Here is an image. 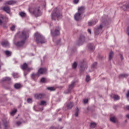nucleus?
Segmentation results:
<instances>
[{"label":"nucleus","instance_id":"nucleus-1","mask_svg":"<svg viewBox=\"0 0 129 129\" xmlns=\"http://www.w3.org/2000/svg\"><path fill=\"white\" fill-rule=\"evenodd\" d=\"M16 37H19L20 39H22L21 41H19L16 43L18 47H22L25 44V41L29 38V32L26 30H23L22 32H18L16 34Z\"/></svg>","mask_w":129,"mask_h":129},{"label":"nucleus","instance_id":"nucleus-2","mask_svg":"<svg viewBox=\"0 0 129 129\" xmlns=\"http://www.w3.org/2000/svg\"><path fill=\"white\" fill-rule=\"evenodd\" d=\"M85 12V7L82 6L78 9V12L74 15V19L77 22L82 20V15Z\"/></svg>","mask_w":129,"mask_h":129},{"label":"nucleus","instance_id":"nucleus-3","mask_svg":"<svg viewBox=\"0 0 129 129\" xmlns=\"http://www.w3.org/2000/svg\"><path fill=\"white\" fill-rule=\"evenodd\" d=\"M102 23L99 26H97L96 28H95V35H99V34H101L102 32H103V28L104 26H106L107 25V20H102Z\"/></svg>","mask_w":129,"mask_h":129},{"label":"nucleus","instance_id":"nucleus-4","mask_svg":"<svg viewBox=\"0 0 129 129\" xmlns=\"http://www.w3.org/2000/svg\"><path fill=\"white\" fill-rule=\"evenodd\" d=\"M102 23L99 26H97L96 28H95V35H99V34H101L102 32H103V28L104 26H106L107 25V20H102Z\"/></svg>","mask_w":129,"mask_h":129},{"label":"nucleus","instance_id":"nucleus-5","mask_svg":"<svg viewBox=\"0 0 129 129\" xmlns=\"http://www.w3.org/2000/svg\"><path fill=\"white\" fill-rule=\"evenodd\" d=\"M52 20H54V21L56 20H60V19H62V14L59 9L58 8H55L54 10H53L52 13L51 14Z\"/></svg>","mask_w":129,"mask_h":129},{"label":"nucleus","instance_id":"nucleus-6","mask_svg":"<svg viewBox=\"0 0 129 129\" xmlns=\"http://www.w3.org/2000/svg\"><path fill=\"white\" fill-rule=\"evenodd\" d=\"M34 36L37 44H45L46 43V39H45V37L42 34L38 32H36Z\"/></svg>","mask_w":129,"mask_h":129},{"label":"nucleus","instance_id":"nucleus-7","mask_svg":"<svg viewBox=\"0 0 129 129\" xmlns=\"http://www.w3.org/2000/svg\"><path fill=\"white\" fill-rule=\"evenodd\" d=\"M46 71H47L46 68H40L37 74H33L32 75V79H33V80H37V79L40 76V75L44 74V73H46Z\"/></svg>","mask_w":129,"mask_h":129},{"label":"nucleus","instance_id":"nucleus-8","mask_svg":"<svg viewBox=\"0 0 129 129\" xmlns=\"http://www.w3.org/2000/svg\"><path fill=\"white\" fill-rule=\"evenodd\" d=\"M7 22H8V17L4 15H0V26L3 27L4 29L8 28L6 25Z\"/></svg>","mask_w":129,"mask_h":129},{"label":"nucleus","instance_id":"nucleus-9","mask_svg":"<svg viewBox=\"0 0 129 129\" xmlns=\"http://www.w3.org/2000/svg\"><path fill=\"white\" fill-rule=\"evenodd\" d=\"M119 6L123 11H126V10L129 9V3L124 2L123 3H120Z\"/></svg>","mask_w":129,"mask_h":129},{"label":"nucleus","instance_id":"nucleus-10","mask_svg":"<svg viewBox=\"0 0 129 129\" xmlns=\"http://www.w3.org/2000/svg\"><path fill=\"white\" fill-rule=\"evenodd\" d=\"M33 13L35 17H40V16H42V12L40 10V7L35 8Z\"/></svg>","mask_w":129,"mask_h":129},{"label":"nucleus","instance_id":"nucleus-11","mask_svg":"<svg viewBox=\"0 0 129 129\" xmlns=\"http://www.w3.org/2000/svg\"><path fill=\"white\" fill-rule=\"evenodd\" d=\"M34 96L35 99H44L46 97V95L44 93L34 94Z\"/></svg>","mask_w":129,"mask_h":129},{"label":"nucleus","instance_id":"nucleus-12","mask_svg":"<svg viewBox=\"0 0 129 129\" xmlns=\"http://www.w3.org/2000/svg\"><path fill=\"white\" fill-rule=\"evenodd\" d=\"M84 42H85V36L83 35H81L78 41L77 45L80 46V45H82Z\"/></svg>","mask_w":129,"mask_h":129},{"label":"nucleus","instance_id":"nucleus-13","mask_svg":"<svg viewBox=\"0 0 129 129\" xmlns=\"http://www.w3.org/2000/svg\"><path fill=\"white\" fill-rule=\"evenodd\" d=\"M51 35L54 37L55 36H58L60 34V27L57 26L55 28L54 31H51Z\"/></svg>","mask_w":129,"mask_h":129},{"label":"nucleus","instance_id":"nucleus-14","mask_svg":"<svg viewBox=\"0 0 129 129\" xmlns=\"http://www.w3.org/2000/svg\"><path fill=\"white\" fill-rule=\"evenodd\" d=\"M75 86V82H72L71 85L69 86V88L67 90V91H64V93L66 94H68V93H70V92H71V90H72L73 88H74Z\"/></svg>","mask_w":129,"mask_h":129},{"label":"nucleus","instance_id":"nucleus-15","mask_svg":"<svg viewBox=\"0 0 129 129\" xmlns=\"http://www.w3.org/2000/svg\"><path fill=\"white\" fill-rule=\"evenodd\" d=\"M21 68L22 70H26L28 72H30L31 70H33V68H28V64L26 63H24L22 66Z\"/></svg>","mask_w":129,"mask_h":129},{"label":"nucleus","instance_id":"nucleus-16","mask_svg":"<svg viewBox=\"0 0 129 129\" xmlns=\"http://www.w3.org/2000/svg\"><path fill=\"white\" fill-rule=\"evenodd\" d=\"M84 62H85L84 60H83V61L81 62V65H80L81 72H83L85 70V68H87V66H86V64H85Z\"/></svg>","mask_w":129,"mask_h":129},{"label":"nucleus","instance_id":"nucleus-17","mask_svg":"<svg viewBox=\"0 0 129 129\" xmlns=\"http://www.w3.org/2000/svg\"><path fill=\"white\" fill-rule=\"evenodd\" d=\"M97 22H98L97 19L91 20V21L88 22V26H89L90 27H92V26H94V25H96V23H97Z\"/></svg>","mask_w":129,"mask_h":129},{"label":"nucleus","instance_id":"nucleus-18","mask_svg":"<svg viewBox=\"0 0 129 129\" xmlns=\"http://www.w3.org/2000/svg\"><path fill=\"white\" fill-rule=\"evenodd\" d=\"M1 44L3 46V47H4L5 48H8L10 47V43H9V41H3Z\"/></svg>","mask_w":129,"mask_h":129},{"label":"nucleus","instance_id":"nucleus-19","mask_svg":"<svg viewBox=\"0 0 129 129\" xmlns=\"http://www.w3.org/2000/svg\"><path fill=\"white\" fill-rule=\"evenodd\" d=\"M3 11L6 12L7 14H10L11 13V8L9 6H5L3 8Z\"/></svg>","mask_w":129,"mask_h":129},{"label":"nucleus","instance_id":"nucleus-20","mask_svg":"<svg viewBox=\"0 0 129 129\" xmlns=\"http://www.w3.org/2000/svg\"><path fill=\"white\" fill-rule=\"evenodd\" d=\"M15 4H17V1H13V0L7 1L5 3V5H15Z\"/></svg>","mask_w":129,"mask_h":129},{"label":"nucleus","instance_id":"nucleus-21","mask_svg":"<svg viewBox=\"0 0 129 129\" xmlns=\"http://www.w3.org/2000/svg\"><path fill=\"white\" fill-rule=\"evenodd\" d=\"M110 120L111 122H113V123H115V122H116V118H115L114 116H111L110 117Z\"/></svg>","mask_w":129,"mask_h":129},{"label":"nucleus","instance_id":"nucleus-22","mask_svg":"<svg viewBox=\"0 0 129 129\" xmlns=\"http://www.w3.org/2000/svg\"><path fill=\"white\" fill-rule=\"evenodd\" d=\"M3 125L5 129H8L10 127V126L9 125V123L7 121L4 122Z\"/></svg>","mask_w":129,"mask_h":129},{"label":"nucleus","instance_id":"nucleus-23","mask_svg":"<svg viewBox=\"0 0 129 129\" xmlns=\"http://www.w3.org/2000/svg\"><path fill=\"white\" fill-rule=\"evenodd\" d=\"M22 87V85L21 84L16 83L14 85V88L15 89H20Z\"/></svg>","mask_w":129,"mask_h":129},{"label":"nucleus","instance_id":"nucleus-24","mask_svg":"<svg viewBox=\"0 0 129 129\" xmlns=\"http://www.w3.org/2000/svg\"><path fill=\"white\" fill-rule=\"evenodd\" d=\"M88 47L89 50H90L91 51H93V50L94 49V47H93V44L89 43V44H88Z\"/></svg>","mask_w":129,"mask_h":129},{"label":"nucleus","instance_id":"nucleus-25","mask_svg":"<svg viewBox=\"0 0 129 129\" xmlns=\"http://www.w3.org/2000/svg\"><path fill=\"white\" fill-rule=\"evenodd\" d=\"M113 57V52L110 51L109 54V61H110Z\"/></svg>","mask_w":129,"mask_h":129},{"label":"nucleus","instance_id":"nucleus-26","mask_svg":"<svg viewBox=\"0 0 129 129\" xmlns=\"http://www.w3.org/2000/svg\"><path fill=\"white\" fill-rule=\"evenodd\" d=\"M39 105L43 106V105H47V102L45 101L42 100L40 101V103L39 104Z\"/></svg>","mask_w":129,"mask_h":129},{"label":"nucleus","instance_id":"nucleus-27","mask_svg":"<svg viewBox=\"0 0 129 129\" xmlns=\"http://www.w3.org/2000/svg\"><path fill=\"white\" fill-rule=\"evenodd\" d=\"M67 107L68 109H70L73 107V103L72 102L69 103L67 104Z\"/></svg>","mask_w":129,"mask_h":129},{"label":"nucleus","instance_id":"nucleus-28","mask_svg":"<svg viewBox=\"0 0 129 129\" xmlns=\"http://www.w3.org/2000/svg\"><path fill=\"white\" fill-rule=\"evenodd\" d=\"M5 53L6 55H7L8 57H10V56H11V55H12V52L9 50H6L5 51Z\"/></svg>","mask_w":129,"mask_h":129},{"label":"nucleus","instance_id":"nucleus-29","mask_svg":"<svg viewBox=\"0 0 129 129\" xmlns=\"http://www.w3.org/2000/svg\"><path fill=\"white\" fill-rule=\"evenodd\" d=\"M96 126V123L95 122H92L90 123V127L91 128H94Z\"/></svg>","mask_w":129,"mask_h":129},{"label":"nucleus","instance_id":"nucleus-30","mask_svg":"<svg viewBox=\"0 0 129 129\" xmlns=\"http://www.w3.org/2000/svg\"><path fill=\"white\" fill-rule=\"evenodd\" d=\"M11 78L5 77L2 79V81H11Z\"/></svg>","mask_w":129,"mask_h":129},{"label":"nucleus","instance_id":"nucleus-31","mask_svg":"<svg viewBox=\"0 0 129 129\" xmlns=\"http://www.w3.org/2000/svg\"><path fill=\"white\" fill-rule=\"evenodd\" d=\"M47 89H48V90H50V91H54L56 90V88H55V87H47Z\"/></svg>","mask_w":129,"mask_h":129},{"label":"nucleus","instance_id":"nucleus-32","mask_svg":"<svg viewBox=\"0 0 129 129\" xmlns=\"http://www.w3.org/2000/svg\"><path fill=\"white\" fill-rule=\"evenodd\" d=\"M113 98L114 100H118V99H119V96L117 95H114L113 96Z\"/></svg>","mask_w":129,"mask_h":129},{"label":"nucleus","instance_id":"nucleus-33","mask_svg":"<svg viewBox=\"0 0 129 129\" xmlns=\"http://www.w3.org/2000/svg\"><path fill=\"white\" fill-rule=\"evenodd\" d=\"M19 15L22 18H24V17H26V13H25V12H21L19 13Z\"/></svg>","mask_w":129,"mask_h":129},{"label":"nucleus","instance_id":"nucleus-34","mask_svg":"<svg viewBox=\"0 0 129 129\" xmlns=\"http://www.w3.org/2000/svg\"><path fill=\"white\" fill-rule=\"evenodd\" d=\"M79 112V109L78 108H76V112L75 114V116H76V117L78 116Z\"/></svg>","mask_w":129,"mask_h":129},{"label":"nucleus","instance_id":"nucleus-35","mask_svg":"<svg viewBox=\"0 0 129 129\" xmlns=\"http://www.w3.org/2000/svg\"><path fill=\"white\" fill-rule=\"evenodd\" d=\"M128 76V74H121L119 76L120 78H121V77L124 78V77H127Z\"/></svg>","mask_w":129,"mask_h":129},{"label":"nucleus","instance_id":"nucleus-36","mask_svg":"<svg viewBox=\"0 0 129 129\" xmlns=\"http://www.w3.org/2000/svg\"><path fill=\"white\" fill-rule=\"evenodd\" d=\"M12 75L15 78H18V77H19V74L17 73H13Z\"/></svg>","mask_w":129,"mask_h":129},{"label":"nucleus","instance_id":"nucleus-37","mask_svg":"<svg viewBox=\"0 0 129 129\" xmlns=\"http://www.w3.org/2000/svg\"><path fill=\"white\" fill-rule=\"evenodd\" d=\"M85 81L86 82H89V81H90V77H89V76L88 75L86 76Z\"/></svg>","mask_w":129,"mask_h":129},{"label":"nucleus","instance_id":"nucleus-38","mask_svg":"<svg viewBox=\"0 0 129 129\" xmlns=\"http://www.w3.org/2000/svg\"><path fill=\"white\" fill-rule=\"evenodd\" d=\"M16 112H17V109H14L12 111H11L10 113L11 115H14Z\"/></svg>","mask_w":129,"mask_h":129},{"label":"nucleus","instance_id":"nucleus-39","mask_svg":"<svg viewBox=\"0 0 129 129\" xmlns=\"http://www.w3.org/2000/svg\"><path fill=\"white\" fill-rule=\"evenodd\" d=\"M27 102L28 103H32V102H33V100H32V98H28Z\"/></svg>","mask_w":129,"mask_h":129},{"label":"nucleus","instance_id":"nucleus-40","mask_svg":"<svg viewBox=\"0 0 129 129\" xmlns=\"http://www.w3.org/2000/svg\"><path fill=\"white\" fill-rule=\"evenodd\" d=\"M72 67L74 69H75V68L77 67V63H76V62H74L72 66Z\"/></svg>","mask_w":129,"mask_h":129},{"label":"nucleus","instance_id":"nucleus-41","mask_svg":"<svg viewBox=\"0 0 129 129\" xmlns=\"http://www.w3.org/2000/svg\"><path fill=\"white\" fill-rule=\"evenodd\" d=\"M16 27H17V26L16 25H13L11 27V31H15V29H16Z\"/></svg>","mask_w":129,"mask_h":129},{"label":"nucleus","instance_id":"nucleus-42","mask_svg":"<svg viewBox=\"0 0 129 129\" xmlns=\"http://www.w3.org/2000/svg\"><path fill=\"white\" fill-rule=\"evenodd\" d=\"M96 65H97V63H96V62H94V63L92 64V68H95V67H96Z\"/></svg>","mask_w":129,"mask_h":129},{"label":"nucleus","instance_id":"nucleus-43","mask_svg":"<svg viewBox=\"0 0 129 129\" xmlns=\"http://www.w3.org/2000/svg\"><path fill=\"white\" fill-rule=\"evenodd\" d=\"M45 79L44 78H41V80H40V82H41L42 83H44L45 81Z\"/></svg>","mask_w":129,"mask_h":129},{"label":"nucleus","instance_id":"nucleus-44","mask_svg":"<svg viewBox=\"0 0 129 129\" xmlns=\"http://www.w3.org/2000/svg\"><path fill=\"white\" fill-rule=\"evenodd\" d=\"M74 4H78V3L79 2V0H74Z\"/></svg>","mask_w":129,"mask_h":129},{"label":"nucleus","instance_id":"nucleus-45","mask_svg":"<svg viewBox=\"0 0 129 129\" xmlns=\"http://www.w3.org/2000/svg\"><path fill=\"white\" fill-rule=\"evenodd\" d=\"M126 96L127 98H129V90H128V91H127V93H126Z\"/></svg>","mask_w":129,"mask_h":129},{"label":"nucleus","instance_id":"nucleus-46","mask_svg":"<svg viewBox=\"0 0 129 129\" xmlns=\"http://www.w3.org/2000/svg\"><path fill=\"white\" fill-rule=\"evenodd\" d=\"M83 102L84 103H87V102H88V100L87 99H84Z\"/></svg>","mask_w":129,"mask_h":129},{"label":"nucleus","instance_id":"nucleus-47","mask_svg":"<svg viewBox=\"0 0 129 129\" xmlns=\"http://www.w3.org/2000/svg\"><path fill=\"white\" fill-rule=\"evenodd\" d=\"M22 123L20 122V121H17V122H16V124L17 125H21V124Z\"/></svg>","mask_w":129,"mask_h":129},{"label":"nucleus","instance_id":"nucleus-48","mask_svg":"<svg viewBox=\"0 0 129 129\" xmlns=\"http://www.w3.org/2000/svg\"><path fill=\"white\" fill-rule=\"evenodd\" d=\"M87 31L89 34H91V30L90 29H88Z\"/></svg>","mask_w":129,"mask_h":129},{"label":"nucleus","instance_id":"nucleus-49","mask_svg":"<svg viewBox=\"0 0 129 129\" xmlns=\"http://www.w3.org/2000/svg\"><path fill=\"white\" fill-rule=\"evenodd\" d=\"M120 57L121 60H123V56H122V55L121 54H120Z\"/></svg>","mask_w":129,"mask_h":129},{"label":"nucleus","instance_id":"nucleus-50","mask_svg":"<svg viewBox=\"0 0 129 129\" xmlns=\"http://www.w3.org/2000/svg\"><path fill=\"white\" fill-rule=\"evenodd\" d=\"M3 65H4V63H3V62H2L0 60V69H1V67H2V66H3Z\"/></svg>","mask_w":129,"mask_h":129},{"label":"nucleus","instance_id":"nucleus-51","mask_svg":"<svg viewBox=\"0 0 129 129\" xmlns=\"http://www.w3.org/2000/svg\"><path fill=\"white\" fill-rule=\"evenodd\" d=\"M24 74L25 75V76H26V75H27L28 74V73H27L26 71H25L24 72Z\"/></svg>","mask_w":129,"mask_h":129},{"label":"nucleus","instance_id":"nucleus-52","mask_svg":"<svg viewBox=\"0 0 129 129\" xmlns=\"http://www.w3.org/2000/svg\"><path fill=\"white\" fill-rule=\"evenodd\" d=\"M126 109L127 110H129V105H127L126 106Z\"/></svg>","mask_w":129,"mask_h":129},{"label":"nucleus","instance_id":"nucleus-53","mask_svg":"<svg viewBox=\"0 0 129 129\" xmlns=\"http://www.w3.org/2000/svg\"><path fill=\"white\" fill-rule=\"evenodd\" d=\"M126 117H127V118H128L129 119V114L126 115Z\"/></svg>","mask_w":129,"mask_h":129},{"label":"nucleus","instance_id":"nucleus-54","mask_svg":"<svg viewBox=\"0 0 129 129\" xmlns=\"http://www.w3.org/2000/svg\"><path fill=\"white\" fill-rule=\"evenodd\" d=\"M43 109H44L43 108H42L41 109H40V110L41 111H42V110H43Z\"/></svg>","mask_w":129,"mask_h":129},{"label":"nucleus","instance_id":"nucleus-55","mask_svg":"<svg viewBox=\"0 0 129 129\" xmlns=\"http://www.w3.org/2000/svg\"><path fill=\"white\" fill-rule=\"evenodd\" d=\"M61 118H59V119H58V120H59V121H61Z\"/></svg>","mask_w":129,"mask_h":129},{"label":"nucleus","instance_id":"nucleus-56","mask_svg":"<svg viewBox=\"0 0 129 129\" xmlns=\"http://www.w3.org/2000/svg\"><path fill=\"white\" fill-rule=\"evenodd\" d=\"M53 129H58V128H55V127H53Z\"/></svg>","mask_w":129,"mask_h":129},{"label":"nucleus","instance_id":"nucleus-57","mask_svg":"<svg viewBox=\"0 0 129 129\" xmlns=\"http://www.w3.org/2000/svg\"><path fill=\"white\" fill-rule=\"evenodd\" d=\"M3 0H0V2H2Z\"/></svg>","mask_w":129,"mask_h":129}]
</instances>
